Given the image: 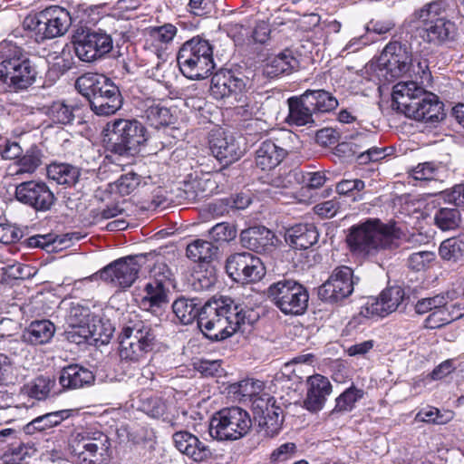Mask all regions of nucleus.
<instances>
[{
    "mask_svg": "<svg viewBox=\"0 0 464 464\" xmlns=\"http://www.w3.org/2000/svg\"><path fill=\"white\" fill-rule=\"evenodd\" d=\"M251 324L249 310L244 309L230 297L220 296L202 305L198 325L209 340L221 341L237 331L244 332L243 327Z\"/></svg>",
    "mask_w": 464,
    "mask_h": 464,
    "instance_id": "1",
    "label": "nucleus"
},
{
    "mask_svg": "<svg viewBox=\"0 0 464 464\" xmlns=\"http://www.w3.org/2000/svg\"><path fill=\"white\" fill-rule=\"evenodd\" d=\"M346 240L353 253L381 260L400 246V236L395 227L378 218H368L353 226Z\"/></svg>",
    "mask_w": 464,
    "mask_h": 464,
    "instance_id": "2",
    "label": "nucleus"
},
{
    "mask_svg": "<svg viewBox=\"0 0 464 464\" xmlns=\"http://www.w3.org/2000/svg\"><path fill=\"white\" fill-rule=\"evenodd\" d=\"M156 324L135 313L129 314L119 335V355L121 361H143L157 343Z\"/></svg>",
    "mask_w": 464,
    "mask_h": 464,
    "instance_id": "3",
    "label": "nucleus"
},
{
    "mask_svg": "<svg viewBox=\"0 0 464 464\" xmlns=\"http://www.w3.org/2000/svg\"><path fill=\"white\" fill-rule=\"evenodd\" d=\"M75 87L88 99L92 111L98 116H111L122 106L119 87L103 74L86 72L77 78Z\"/></svg>",
    "mask_w": 464,
    "mask_h": 464,
    "instance_id": "4",
    "label": "nucleus"
},
{
    "mask_svg": "<svg viewBox=\"0 0 464 464\" xmlns=\"http://www.w3.org/2000/svg\"><path fill=\"white\" fill-rule=\"evenodd\" d=\"M445 11V3L437 0L424 5L413 13V20L421 24L418 34L425 43L440 47L456 40L458 28L454 22L443 16Z\"/></svg>",
    "mask_w": 464,
    "mask_h": 464,
    "instance_id": "5",
    "label": "nucleus"
},
{
    "mask_svg": "<svg viewBox=\"0 0 464 464\" xmlns=\"http://www.w3.org/2000/svg\"><path fill=\"white\" fill-rule=\"evenodd\" d=\"M380 65L385 70V77L389 80L397 78L407 72L421 86L428 87L431 83L432 76L427 59H411L406 49L401 43L392 42L383 49L380 57Z\"/></svg>",
    "mask_w": 464,
    "mask_h": 464,
    "instance_id": "6",
    "label": "nucleus"
},
{
    "mask_svg": "<svg viewBox=\"0 0 464 464\" xmlns=\"http://www.w3.org/2000/svg\"><path fill=\"white\" fill-rule=\"evenodd\" d=\"M72 461L75 464H102L109 456V437L94 428L75 429L68 440Z\"/></svg>",
    "mask_w": 464,
    "mask_h": 464,
    "instance_id": "7",
    "label": "nucleus"
},
{
    "mask_svg": "<svg viewBox=\"0 0 464 464\" xmlns=\"http://www.w3.org/2000/svg\"><path fill=\"white\" fill-rule=\"evenodd\" d=\"M177 62L181 73L190 80L208 78L215 68L211 44L198 36L180 46Z\"/></svg>",
    "mask_w": 464,
    "mask_h": 464,
    "instance_id": "8",
    "label": "nucleus"
},
{
    "mask_svg": "<svg viewBox=\"0 0 464 464\" xmlns=\"http://www.w3.org/2000/svg\"><path fill=\"white\" fill-rule=\"evenodd\" d=\"M72 24L70 13L58 5L27 14L23 21V28L35 42L59 37L66 34Z\"/></svg>",
    "mask_w": 464,
    "mask_h": 464,
    "instance_id": "9",
    "label": "nucleus"
},
{
    "mask_svg": "<svg viewBox=\"0 0 464 464\" xmlns=\"http://www.w3.org/2000/svg\"><path fill=\"white\" fill-rule=\"evenodd\" d=\"M149 140L146 128L139 121L118 119L111 123L109 150L114 156H132Z\"/></svg>",
    "mask_w": 464,
    "mask_h": 464,
    "instance_id": "10",
    "label": "nucleus"
},
{
    "mask_svg": "<svg viewBox=\"0 0 464 464\" xmlns=\"http://www.w3.org/2000/svg\"><path fill=\"white\" fill-rule=\"evenodd\" d=\"M252 427L249 413L237 406L223 408L210 420L209 434L218 440H236L246 436Z\"/></svg>",
    "mask_w": 464,
    "mask_h": 464,
    "instance_id": "11",
    "label": "nucleus"
},
{
    "mask_svg": "<svg viewBox=\"0 0 464 464\" xmlns=\"http://www.w3.org/2000/svg\"><path fill=\"white\" fill-rule=\"evenodd\" d=\"M266 295L270 302L285 314H302L308 306L307 289L292 279L284 278L273 283L266 289Z\"/></svg>",
    "mask_w": 464,
    "mask_h": 464,
    "instance_id": "12",
    "label": "nucleus"
},
{
    "mask_svg": "<svg viewBox=\"0 0 464 464\" xmlns=\"http://www.w3.org/2000/svg\"><path fill=\"white\" fill-rule=\"evenodd\" d=\"M112 38L106 32L99 30H82L77 32L73 37L72 45L66 44L62 53L66 50L75 53L79 60L91 63L102 58L112 50Z\"/></svg>",
    "mask_w": 464,
    "mask_h": 464,
    "instance_id": "13",
    "label": "nucleus"
},
{
    "mask_svg": "<svg viewBox=\"0 0 464 464\" xmlns=\"http://www.w3.org/2000/svg\"><path fill=\"white\" fill-rule=\"evenodd\" d=\"M170 273L165 265H159L151 271L149 281L136 295V303L145 312L156 314L169 302Z\"/></svg>",
    "mask_w": 464,
    "mask_h": 464,
    "instance_id": "14",
    "label": "nucleus"
},
{
    "mask_svg": "<svg viewBox=\"0 0 464 464\" xmlns=\"http://www.w3.org/2000/svg\"><path fill=\"white\" fill-rule=\"evenodd\" d=\"M0 80L14 92L24 91L36 80V71L31 61L14 50L0 62Z\"/></svg>",
    "mask_w": 464,
    "mask_h": 464,
    "instance_id": "15",
    "label": "nucleus"
},
{
    "mask_svg": "<svg viewBox=\"0 0 464 464\" xmlns=\"http://www.w3.org/2000/svg\"><path fill=\"white\" fill-rule=\"evenodd\" d=\"M145 260L144 255L119 258L99 272L100 278L114 286L128 288L138 278V274Z\"/></svg>",
    "mask_w": 464,
    "mask_h": 464,
    "instance_id": "16",
    "label": "nucleus"
},
{
    "mask_svg": "<svg viewBox=\"0 0 464 464\" xmlns=\"http://www.w3.org/2000/svg\"><path fill=\"white\" fill-rule=\"evenodd\" d=\"M351 267L341 266L335 267L329 278L318 288V296L327 303H337L349 297L357 283Z\"/></svg>",
    "mask_w": 464,
    "mask_h": 464,
    "instance_id": "17",
    "label": "nucleus"
},
{
    "mask_svg": "<svg viewBox=\"0 0 464 464\" xmlns=\"http://www.w3.org/2000/svg\"><path fill=\"white\" fill-rule=\"evenodd\" d=\"M292 132L281 130L276 137L261 142L256 151V165L262 170L277 167L291 150Z\"/></svg>",
    "mask_w": 464,
    "mask_h": 464,
    "instance_id": "18",
    "label": "nucleus"
},
{
    "mask_svg": "<svg viewBox=\"0 0 464 464\" xmlns=\"http://www.w3.org/2000/svg\"><path fill=\"white\" fill-rule=\"evenodd\" d=\"M226 270L236 282H257L265 275V266L259 257L248 252L235 253L227 257Z\"/></svg>",
    "mask_w": 464,
    "mask_h": 464,
    "instance_id": "19",
    "label": "nucleus"
},
{
    "mask_svg": "<svg viewBox=\"0 0 464 464\" xmlns=\"http://www.w3.org/2000/svg\"><path fill=\"white\" fill-rule=\"evenodd\" d=\"M15 198L21 203L37 211H47L54 204L55 197L49 187L42 181H24L15 188Z\"/></svg>",
    "mask_w": 464,
    "mask_h": 464,
    "instance_id": "20",
    "label": "nucleus"
},
{
    "mask_svg": "<svg viewBox=\"0 0 464 464\" xmlns=\"http://www.w3.org/2000/svg\"><path fill=\"white\" fill-rule=\"evenodd\" d=\"M241 245L259 254H270L279 239L273 231L263 226L251 227L240 233Z\"/></svg>",
    "mask_w": 464,
    "mask_h": 464,
    "instance_id": "21",
    "label": "nucleus"
},
{
    "mask_svg": "<svg viewBox=\"0 0 464 464\" xmlns=\"http://www.w3.org/2000/svg\"><path fill=\"white\" fill-rule=\"evenodd\" d=\"M306 396L304 400V407L312 412L321 411L332 393V384L329 379L321 374L309 376L306 380Z\"/></svg>",
    "mask_w": 464,
    "mask_h": 464,
    "instance_id": "22",
    "label": "nucleus"
},
{
    "mask_svg": "<svg viewBox=\"0 0 464 464\" xmlns=\"http://www.w3.org/2000/svg\"><path fill=\"white\" fill-rule=\"evenodd\" d=\"M175 448L196 462H202L211 458L210 448L200 441L194 434L187 430H179L172 435Z\"/></svg>",
    "mask_w": 464,
    "mask_h": 464,
    "instance_id": "23",
    "label": "nucleus"
},
{
    "mask_svg": "<svg viewBox=\"0 0 464 464\" xmlns=\"http://www.w3.org/2000/svg\"><path fill=\"white\" fill-rule=\"evenodd\" d=\"M424 86L417 81L400 82L393 86L392 107L405 115L424 94Z\"/></svg>",
    "mask_w": 464,
    "mask_h": 464,
    "instance_id": "24",
    "label": "nucleus"
},
{
    "mask_svg": "<svg viewBox=\"0 0 464 464\" xmlns=\"http://www.w3.org/2000/svg\"><path fill=\"white\" fill-rule=\"evenodd\" d=\"M416 103L405 116L425 122H435L443 118V105L435 94L425 90Z\"/></svg>",
    "mask_w": 464,
    "mask_h": 464,
    "instance_id": "25",
    "label": "nucleus"
},
{
    "mask_svg": "<svg viewBox=\"0 0 464 464\" xmlns=\"http://www.w3.org/2000/svg\"><path fill=\"white\" fill-rule=\"evenodd\" d=\"M410 176L420 185L433 183L436 194L442 188L444 179L448 176L445 166L440 162L427 161L419 163L410 171Z\"/></svg>",
    "mask_w": 464,
    "mask_h": 464,
    "instance_id": "26",
    "label": "nucleus"
},
{
    "mask_svg": "<svg viewBox=\"0 0 464 464\" xmlns=\"http://www.w3.org/2000/svg\"><path fill=\"white\" fill-rule=\"evenodd\" d=\"M137 110L140 111L139 116L155 129L166 127L172 122L170 110L154 99L147 98L140 101Z\"/></svg>",
    "mask_w": 464,
    "mask_h": 464,
    "instance_id": "27",
    "label": "nucleus"
},
{
    "mask_svg": "<svg viewBox=\"0 0 464 464\" xmlns=\"http://www.w3.org/2000/svg\"><path fill=\"white\" fill-rule=\"evenodd\" d=\"M209 150L212 155L225 165L237 160L242 153L234 138L227 137L223 132L211 134Z\"/></svg>",
    "mask_w": 464,
    "mask_h": 464,
    "instance_id": "28",
    "label": "nucleus"
},
{
    "mask_svg": "<svg viewBox=\"0 0 464 464\" xmlns=\"http://www.w3.org/2000/svg\"><path fill=\"white\" fill-rule=\"evenodd\" d=\"M94 381L95 376L92 372L78 364H70L63 367L58 377L63 391L82 389L92 385Z\"/></svg>",
    "mask_w": 464,
    "mask_h": 464,
    "instance_id": "29",
    "label": "nucleus"
},
{
    "mask_svg": "<svg viewBox=\"0 0 464 464\" xmlns=\"http://www.w3.org/2000/svg\"><path fill=\"white\" fill-rule=\"evenodd\" d=\"M289 113L286 122L291 126H305L314 123V107L303 93L299 97H291L287 100Z\"/></svg>",
    "mask_w": 464,
    "mask_h": 464,
    "instance_id": "30",
    "label": "nucleus"
},
{
    "mask_svg": "<svg viewBox=\"0 0 464 464\" xmlns=\"http://www.w3.org/2000/svg\"><path fill=\"white\" fill-rule=\"evenodd\" d=\"M285 241L296 249H307L317 243L319 233L314 224H297L285 232Z\"/></svg>",
    "mask_w": 464,
    "mask_h": 464,
    "instance_id": "31",
    "label": "nucleus"
},
{
    "mask_svg": "<svg viewBox=\"0 0 464 464\" xmlns=\"http://www.w3.org/2000/svg\"><path fill=\"white\" fill-rule=\"evenodd\" d=\"M177 32V27L172 24L150 27L146 34L145 46L155 52L158 58H160L161 52L173 41Z\"/></svg>",
    "mask_w": 464,
    "mask_h": 464,
    "instance_id": "32",
    "label": "nucleus"
},
{
    "mask_svg": "<svg viewBox=\"0 0 464 464\" xmlns=\"http://www.w3.org/2000/svg\"><path fill=\"white\" fill-rule=\"evenodd\" d=\"M298 67L299 61L292 51L286 49L268 59L264 67V73L269 78H275L281 74H289Z\"/></svg>",
    "mask_w": 464,
    "mask_h": 464,
    "instance_id": "33",
    "label": "nucleus"
},
{
    "mask_svg": "<svg viewBox=\"0 0 464 464\" xmlns=\"http://www.w3.org/2000/svg\"><path fill=\"white\" fill-rule=\"evenodd\" d=\"M71 410L56 411L45 413L34 418L23 428L25 434L33 435L36 432H44L58 426L63 420L71 415Z\"/></svg>",
    "mask_w": 464,
    "mask_h": 464,
    "instance_id": "34",
    "label": "nucleus"
},
{
    "mask_svg": "<svg viewBox=\"0 0 464 464\" xmlns=\"http://www.w3.org/2000/svg\"><path fill=\"white\" fill-rule=\"evenodd\" d=\"M54 333L55 326L51 321H34L23 332L22 338L27 343L39 345L48 343L53 338Z\"/></svg>",
    "mask_w": 464,
    "mask_h": 464,
    "instance_id": "35",
    "label": "nucleus"
},
{
    "mask_svg": "<svg viewBox=\"0 0 464 464\" xmlns=\"http://www.w3.org/2000/svg\"><path fill=\"white\" fill-rule=\"evenodd\" d=\"M201 307V302L198 298L184 296L176 299L172 304V311L182 324H189L196 319L198 323Z\"/></svg>",
    "mask_w": 464,
    "mask_h": 464,
    "instance_id": "36",
    "label": "nucleus"
},
{
    "mask_svg": "<svg viewBox=\"0 0 464 464\" xmlns=\"http://www.w3.org/2000/svg\"><path fill=\"white\" fill-rule=\"evenodd\" d=\"M56 381L53 377L39 375L25 384L24 391L30 398L43 401L58 393L54 391Z\"/></svg>",
    "mask_w": 464,
    "mask_h": 464,
    "instance_id": "37",
    "label": "nucleus"
},
{
    "mask_svg": "<svg viewBox=\"0 0 464 464\" xmlns=\"http://www.w3.org/2000/svg\"><path fill=\"white\" fill-rule=\"evenodd\" d=\"M45 113L55 124H71L76 113L81 110L77 105L66 103L64 101L53 102L45 108Z\"/></svg>",
    "mask_w": 464,
    "mask_h": 464,
    "instance_id": "38",
    "label": "nucleus"
},
{
    "mask_svg": "<svg viewBox=\"0 0 464 464\" xmlns=\"http://www.w3.org/2000/svg\"><path fill=\"white\" fill-rule=\"evenodd\" d=\"M218 248L211 242L197 239L188 245L186 252L187 256L192 261L208 266L218 254Z\"/></svg>",
    "mask_w": 464,
    "mask_h": 464,
    "instance_id": "39",
    "label": "nucleus"
},
{
    "mask_svg": "<svg viewBox=\"0 0 464 464\" xmlns=\"http://www.w3.org/2000/svg\"><path fill=\"white\" fill-rule=\"evenodd\" d=\"M79 176V169L70 164L52 163L47 167L48 179L61 185H74Z\"/></svg>",
    "mask_w": 464,
    "mask_h": 464,
    "instance_id": "40",
    "label": "nucleus"
},
{
    "mask_svg": "<svg viewBox=\"0 0 464 464\" xmlns=\"http://www.w3.org/2000/svg\"><path fill=\"white\" fill-rule=\"evenodd\" d=\"M304 94L312 103L314 112H328L338 106L336 98L324 90H307Z\"/></svg>",
    "mask_w": 464,
    "mask_h": 464,
    "instance_id": "41",
    "label": "nucleus"
},
{
    "mask_svg": "<svg viewBox=\"0 0 464 464\" xmlns=\"http://www.w3.org/2000/svg\"><path fill=\"white\" fill-rule=\"evenodd\" d=\"M434 225L442 231L457 229L461 222L460 212L457 208H440L434 214Z\"/></svg>",
    "mask_w": 464,
    "mask_h": 464,
    "instance_id": "42",
    "label": "nucleus"
},
{
    "mask_svg": "<svg viewBox=\"0 0 464 464\" xmlns=\"http://www.w3.org/2000/svg\"><path fill=\"white\" fill-rule=\"evenodd\" d=\"M42 158L43 153L37 146L30 147L15 162L17 169L14 174L34 173L42 164Z\"/></svg>",
    "mask_w": 464,
    "mask_h": 464,
    "instance_id": "43",
    "label": "nucleus"
},
{
    "mask_svg": "<svg viewBox=\"0 0 464 464\" xmlns=\"http://www.w3.org/2000/svg\"><path fill=\"white\" fill-rule=\"evenodd\" d=\"M439 254L447 261L458 262L464 259V237H451L442 241Z\"/></svg>",
    "mask_w": 464,
    "mask_h": 464,
    "instance_id": "44",
    "label": "nucleus"
},
{
    "mask_svg": "<svg viewBox=\"0 0 464 464\" xmlns=\"http://www.w3.org/2000/svg\"><path fill=\"white\" fill-rule=\"evenodd\" d=\"M463 315L464 313H450V308L448 304H446L436 308L435 311L430 313L424 321V326L428 329H438L456 319L461 318Z\"/></svg>",
    "mask_w": 464,
    "mask_h": 464,
    "instance_id": "45",
    "label": "nucleus"
},
{
    "mask_svg": "<svg viewBox=\"0 0 464 464\" xmlns=\"http://www.w3.org/2000/svg\"><path fill=\"white\" fill-rule=\"evenodd\" d=\"M262 95L260 93H250L245 97L240 105L235 107L236 114L245 120L253 117L257 118L261 114L263 102L261 101Z\"/></svg>",
    "mask_w": 464,
    "mask_h": 464,
    "instance_id": "46",
    "label": "nucleus"
},
{
    "mask_svg": "<svg viewBox=\"0 0 464 464\" xmlns=\"http://www.w3.org/2000/svg\"><path fill=\"white\" fill-rule=\"evenodd\" d=\"M364 392L355 386H351L341 393L335 400L332 413L351 411L355 403L363 397Z\"/></svg>",
    "mask_w": 464,
    "mask_h": 464,
    "instance_id": "47",
    "label": "nucleus"
},
{
    "mask_svg": "<svg viewBox=\"0 0 464 464\" xmlns=\"http://www.w3.org/2000/svg\"><path fill=\"white\" fill-rule=\"evenodd\" d=\"M252 411L255 419L271 416L272 412L283 413L281 407L276 404L275 398L265 392L253 400Z\"/></svg>",
    "mask_w": 464,
    "mask_h": 464,
    "instance_id": "48",
    "label": "nucleus"
},
{
    "mask_svg": "<svg viewBox=\"0 0 464 464\" xmlns=\"http://www.w3.org/2000/svg\"><path fill=\"white\" fill-rule=\"evenodd\" d=\"M200 266L198 270H196L193 276L192 285L197 291H204L210 289L217 282L216 270L211 265Z\"/></svg>",
    "mask_w": 464,
    "mask_h": 464,
    "instance_id": "49",
    "label": "nucleus"
},
{
    "mask_svg": "<svg viewBox=\"0 0 464 464\" xmlns=\"http://www.w3.org/2000/svg\"><path fill=\"white\" fill-rule=\"evenodd\" d=\"M140 183V178L136 173L130 171L122 174L117 180L110 183L111 192L118 193L121 196L130 195L133 192Z\"/></svg>",
    "mask_w": 464,
    "mask_h": 464,
    "instance_id": "50",
    "label": "nucleus"
},
{
    "mask_svg": "<svg viewBox=\"0 0 464 464\" xmlns=\"http://www.w3.org/2000/svg\"><path fill=\"white\" fill-rule=\"evenodd\" d=\"M34 451L32 446L15 440L4 451L2 459L6 464H15L30 456Z\"/></svg>",
    "mask_w": 464,
    "mask_h": 464,
    "instance_id": "51",
    "label": "nucleus"
},
{
    "mask_svg": "<svg viewBox=\"0 0 464 464\" xmlns=\"http://www.w3.org/2000/svg\"><path fill=\"white\" fill-rule=\"evenodd\" d=\"M140 409L152 418H160L165 413L166 405L158 396L143 393L140 395Z\"/></svg>",
    "mask_w": 464,
    "mask_h": 464,
    "instance_id": "52",
    "label": "nucleus"
},
{
    "mask_svg": "<svg viewBox=\"0 0 464 464\" xmlns=\"http://www.w3.org/2000/svg\"><path fill=\"white\" fill-rule=\"evenodd\" d=\"M212 185L210 179H195L184 183V198L189 201H195L208 196L206 190L208 185Z\"/></svg>",
    "mask_w": 464,
    "mask_h": 464,
    "instance_id": "53",
    "label": "nucleus"
},
{
    "mask_svg": "<svg viewBox=\"0 0 464 464\" xmlns=\"http://www.w3.org/2000/svg\"><path fill=\"white\" fill-rule=\"evenodd\" d=\"M360 314L365 318L385 317L389 314L387 307L382 300L381 295L370 296L362 305Z\"/></svg>",
    "mask_w": 464,
    "mask_h": 464,
    "instance_id": "54",
    "label": "nucleus"
},
{
    "mask_svg": "<svg viewBox=\"0 0 464 464\" xmlns=\"http://www.w3.org/2000/svg\"><path fill=\"white\" fill-rule=\"evenodd\" d=\"M114 328L110 322L98 321L91 325V344L102 345L110 343Z\"/></svg>",
    "mask_w": 464,
    "mask_h": 464,
    "instance_id": "55",
    "label": "nucleus"
},
{
    "mask_svg": "<svg viewBox=\"0 0 464 464\" xmlns=\"http://www.w3.org/2000/svg\"><path fill=\"white\" fill-rule=\"evenodd\" d=\"M257 422L259 431L266 437H275L281 430L284 420L283 413L272 412L271 416L255 419Z\"/></svg>",
    "mask_w": 464,
    "mask_h": 464,
    "instance_id": "56",
    "label": "nucleus"
},
{
    "mask_svg": "<svg viewBox=\"0 0 464 464\" xmlns=\"http://www.w3.org/2000/svg\"><path fill=\"white\" fill-rule=\"evenodd\" d=\"M229 70H220L211 78L210 92L216 99L229 97Z\"/></svg>",
    "mask_w": 464,
    "mask_h": 464,
    "instance_id": "57",
    "label": "nucleus"
},
{
    "mask_svg": "<svg viewBox=\"0 0 464 464\" xmlns=\"http://www.w3.org/2000/svg\"><path fill=\"white\" fill-rule=\"evenodd\" d=\"M380 295L389 314L395 312L402 304L405 297L403 288L399 285L385 288Z\"/></svg>",
    "mask_w": 464,
    "mask_h": 464,
    "instance_id": "58",
    "label": "nucleus"
},
{
    "mask_svg": "<svg viewBox=\"0 0 464 464\" xmlns=\"http://www.w3.org/2000/svg\"><path fill=\"white\" fill-rule=\"evenodd\" d=\"M449 294H439L432 297L420 299L415 304V312L419 314L432 313L436 308L448 304Z\"/></svg>",
    "mask_w": 464,
    "mask_h": 464,
    "instance_id": "59",
    "label": "nucleus"
},
{
    "mask_svg": "<svg viewBox=\"0 0 464 464\" xmlns=\"http://www.w3.org/2000/svg\"><path fill=\"white\" fill-rule=\"evenodd\" d=\"M304 181V173L299 169H293L284 175L272 179L271 185L278 188H292Z\"/></svg>",
    "mask_w": 464,
    "mask_h": 464,
    "instance_id": "60",
    "label": "nucleus"
},
{
    "mask_svg": "<svg viewBox=\"0 0 464 464\" xmlns=\"http://www.w3.org/2000/svg\"><path fill=\"white\" fill-rule=\"evenodd\" d=\"M264 382L258 380L246 379L238 383L236 392L243 398H248L251 403L256 397H261Z\"/></svg>",
    "mask_w": 464,
    "mask_h": 464,
    "instance_id": "61",
    "label": "nucleus"
},
{
    "mask_svg": "<svg viewBox=\"0 0 464 464\" xmlns=\"http://www.w3.org/2000/svg\"><path fill=\"white\" fill-rule=\"evenodd\" d=\"M436 255L431 251H419L412 253L408 258V266L414 271L427 269L435 260Z\"/></svg>",
    "mask_w": 464,
    "mask_h": 464,
    "instance_id": "62",
    "label": "nucleus"
},
{
    "mask_svg": "<svg viewBox=\"0 0 464 464\" xmlns=\"http://www.w3.org/2000/svg\"><path fill=\"white\" fill-rule=\"evenodd\" d=\"M229 97L235 96L238 102L242 101L241 94L246 91L249 83V79L240 73H236L229 70Z\"/></svg>",
    "mask_w": 464,
    "mask_h": 464,
    "instance_id": "63",
    "label": "nucleus"
},
{
    "mask_svg": "<svg viewBox=\"0 0 464 464\" xmlns=\"http://www.w3.org/2000/svg\"><path fill=\"white\" fill-rule=\"evenodd\" d=\"M66 339L72 343H91V325H69L65 332Z\"/></svg>",
    "mask_w": 464,
    "mask_h": 464,
    "instance_id": "64",
    "label": "nucleus"
}]
</instances>
